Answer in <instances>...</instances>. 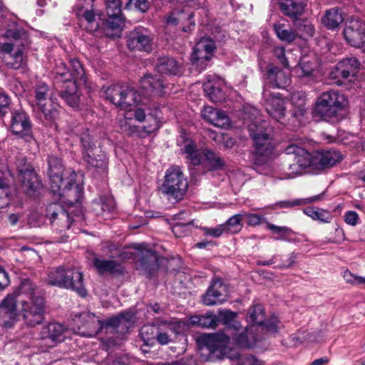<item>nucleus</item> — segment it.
Listing matches in <instances>:
<instances>
[{
	"instance_id": "obj_1",
	"label": "nucleus",
	"mask_w": 365,
	"mask_h": 365,
	"mask_svg": "<svg viewBox=\"0 0 365 365\" xmlns=\"http://www.w3.org/2000/svg\"><path fill=\"white\" fill-rule=\"evenodd\" d=\"M140 83L145 92L143 96L132 87L113 85L107 88L106 98L122 110H130L138 104H145L150 97L160 96L166 93L163 79L158 75L147 73L140 79Z\"/></svg>"
},
{
	"instance_id": "obj_2",
	"label": "nucleus",
	"mask_w": 365,
	"mask_h": 365,
	"mask_svg": "<svg viewBox=\"0 0 365 365\" xmlns=\"http://www.w3.org/2000/svg\"><path fill=\"white\" fill-rule=\"evenodd\" d=\"M29 43L28 34L19 27L8 29L0 36V50L7 67L16 70L26 65L24 51Z\"/></svg>"
},
{
	"instance_id": "obj_3",
	"label": "nucleus",
	"mask_w": 365,
	"mask_h": 365,
	"mask_svg": "<svg viewBox=\"0 0 365 365\" xmlns=\"http://www.w3.org/2000/svg\"><path fill=\"white\" fill-rule=\"evenodd\" d=\"M48 163L52 191L57 193L61 197L73 196V200H68L71 203L78 202L82 192V187L76 182V180L83 176L81 173L66 170L65 175H69V178L63 179L64 170L61 160L56 157H50Z\"/></svg>"
},
{
	"instance_id": "obj_4",
	"label": "nucleus",
	"mask_w": 365,
	"mask_h": 365,
	"mask_svg": "<svg viewBox=\"0 0 365 365\" xmlns=\"http://www.w3.org/2000/svg\"><path fill=\"white\" fill-rule=\"evenodd\" d=\"M248 130L255 147V152L252 156L254 168L257 173L267 175L269 171L274 148L272 140L270 135L263 130V127L258 126L256 123L249 124Z\"/></svg>"
},
{
	"instance_id": "obj_5",
	"label": "nucleus",
	"mask_w": 365,
	"mask_h": 365,
	"mask_svg": "<svg viewBox=\"0 0 365 365\" xmlns=\"http://www.w3.org/2000/svg\"><path fill=\"white\" fill-rule=\"evenodd\" d=\"M27 299L21 301V314L24 322L30 327L40 324L44 319V299L36 287L29 281L24 282L21 286Z\"/></svg>"
},
{
	"instance_id": "obj_6",
	"label": "nucleus",
	"mask_w": 365,
	"mask_h": 365,
	"mask_svg": "<svg viewBox=\"0 0 365 365\" xmlns=\"http://www.w3.org/2000/svg\"><path fill=\"white\" fill-rule=\"evenodd\" d=\"M227 333H215L205 335L203 340L205 343V347L211 353L219 351L222 354H227V345L232 336L233 340L242 347H251L254 345V341H249L250 333L247 329H242L240 325L237 329H226Z\"/></svg>"
},
{
	"instance_id": "obj_7",
	"label": "nucleus",
	"mask_w": 365,
	"mask_h": 365,
	"mask_svg": "<svg viewBox=\"0 0 365 365\" xmlns=\"http://www.w3.org/2000/svg\"><path fill=\"white\" fill-rule=\"evenodd\" d=\"M46 282L51 286L71 289L79 295H86L83 274L77 269L62 266L52 268L48 272Z\"/></svg>"
},
{
	"instance_id": "obj_8",
	"label": "nucleus",
	"mask_w": 365,
	"mask_h": 365,
	"mask_svg": "<svg viewBox=\"0 0 365 365\" xmlns=\"http://www.w3.org/2000/svg\"><path fill=\"white\" fill-rule=\"evenodd\" d=\"M188 182L182 169L178 166H172L167 170L160 191L169 200L177 202L182 200L187 191Z\"/></svg>"
},
{
	"instance_id": "obj_9",
	"label": "nucleus",
	"mask_w": 365,
	"mask_h": 365,
	"mask_svg": "<svg viewBox=\"0 0 365 365\" xmlns=\"http://www.w3.org/2000/svg\"><path fill=\"white\" fill-rule=\"evenodd\" d=\"M348 105L345 95L336 91L323 93L318 98L314 112L324 120H329L336 115L339 110Z\"/></svg>"
},
{
	"instance_id": "obj_10",
	"label": "nucleus",
	"mask_w": 365,
	"mask_h": 365,
	"mask_svg": "<svg viewBox=\"0 0 365 365\" xmlns=\"http://www.w3.org/2000/svg\"><path fill=\"white\" fill-rule=\"evenodd\" d=\"M134 118L136 120L144 122L145 124L143 126H137L130 125L127 120L122 121L120 128L129 135L145 138L160 128L158 118L151 113L145 114V110L142 108H138L134 111Z\"/></svg>"
},
{
	"instance_id": "obj_11",
	"label": "nucleus",
	"mask_w": 365,
	"mask_h": 365,
	"mask_svg": "<svg viewBox=\"0 0 365 365\" xmlns=\"http://www.w3.org/2000/svg\"><path fill=\"white\" fill-rule=\"evenodd\" d=\"M34 95L41 118L48 121L53 120L58 115V106L53 103L52 90L45 83H39L34 88Z\"/></svg>"
},
{
	"instance_id": "obj_12",
	"label": "nucleus",
	"mask_w": 365,
	"mask_h": 365,
	"mask_svg": "<svg viewBox=\"0 0 365 365\" xmlns=\"http://www.w3.org/2000/svg\"><path fill=\"white\" fill-rule=\"evenodd\" d=\"M16 166L21 190L26 195L35 197L43 187L38 175L24 158L19 160Z\"/></svg>"
},
{
	"instance_id": "obj_13",
	"label": "nucleus",
	"mask_w": 365,
	"mask_h": 365,
	"mask_svg": "<svg viewBox=\"0 0 365 365\" xmlns=\"http://www.w3.org/2000/svg\"><path fill=\"white\" fill-rule=\"evenodd\" d=\"M83 160L90 166L105 171L107 168L106 154L97 148L87 132L81 136Z\"/></svg>"
},
{
	"instance_id": "obj_14",
	"label": "nucleus",
	"mask_w": 365,
	"mask_h": 365,
	"mask_svg": "<svg viewBox=\"0 0 365 365\" xmlns=\"http://www.w3.org/2000/svg\"><path fill=\"white\" fill-rule=\"evenodd\" d=\"M154 35L148 29L138 26L127 36V46L130 50L150 52L153 47Z\"/></svg>"
},
{
	"instance_id": "obj_15",
	"label": "nucleus",
	"mask_w": 365,
	"mask_h": 365,
	"mask_svg": "<svg viewBox=\"0 0 365 365\" xmlns=\"http://www.w3.org/2000/svg\"><path fill=\"white\" fill-rule=\"evenodd\" d=\"M215 41L210 38H202L195 45L191 61L200 71L204 70L207 62L210 61L215 49Z\"/></svg>"
},
{
	"instance_id": "obj_16",
	"label": "nucleus",
	"mask_w": 365,
	"mask_h": 365,
	"mask_svg": "<svg viewBox=\"0 0 365 365\" xmlns=\"http://www.w3.org/2000/svg\"><path fill=\"white\" fill-rule=\"evenodd\" d=\"M344 36L351 46L364 48L365 50V28L358 18H351L346 23Z\"/></svg>"
},
{
	"instance_id": "obj_17",
	"label": "nucleus",
	"mask_w": 365,
	"mask_h": 365,
	"mask_svg": "<svg viewBox=\"0 0 365 365\" xmlns=\"http://www.w3.org/2000/svg\"><path fill=\"white\" fill-rule=\"evenodd\" d=\"M296 75L307 81H314L319 73V62L317 57L314 53H310L302 57L298 66L294 68Z\"/></svg>"
},
{
	"instance_id": "obj_18",
	"label": "nucleus",
	"mask_w": 365,
	"mask_h": 365,
	"mask_svg": "<svg viewBox=\"0 0 365 365\" xmlns=\"http://www.w3.org/2000/svg\"><path fill=\"white\" fill-rule=\"evenodd\" d=\"M16 302V295L9 294L0 304V319L5 328H11L19 320Z\"/></svg>"
},
{
	"instance_id": "obj_19",
	"label": "nucleus",
	"mask_w": 365,
	"mask_h": 365,
	"mask_svg": "<svg viewBox=\"0 0 365 365\" xmlns=\"http://www.w3.org/2000/svg\"><path fill=\"white\" fill-rule=\"evenodd\" d=\"M262 94L268 114L280 123L285 124L283 121L286 110L284 99L278 93L269 94L267 91H264Z\"/></svg>"
},
{
	"instance_id": "obj_20",
	"label": "nucleus",
	"mask_w": 365,
	"mask_h": 365,
	"mask_svg": "<svg viewBox=\"0 0 365 365\" xmlns=\"http://www.w3.org/2000/svg\"><path fill=\"white\" fill-rule=\"evenodd\" d=\"M228 296L227 287L220 279H214L202 296V303L206 306H213L223 303Z\"/></svg>"
},
{
	"instance_id": "obj_21",
	"label": "nucleus",
	"mask_w": 365,
	"mask_h": 365,
	"mask_svg": "<svg viewBox=\"0 0 365 365\" xmlns=\"http://www.w3.org/2000/svg\"><path fill=\"white\" fill-rule=\"evenodd\" d=\"M46 216L51 224L59 227L61 231L69 229L73 222L70 214L59 203L50 204L46 210Z\"/></svg>"
},
{
	"instance_id": "obj_22",
	"label": "nucleus",
	"mask_w": 365,
	"mask_h": 365,
	"mask_svg": "<svg viewBox=\"0 0 365 365\" xmlns=\"http://www.w3.org/2000/svg\"><path fill=\"white\" fill-rule=\"evenodd\" d=\"M81 326L78 327V334L83 336H95L103 327V322L91 312H83L79 316Z\"/></svg>"
},
{
	"instance_id": "obj_23",
	"label": "nucleus",
	"mask_w": 365,
	"mask_h": 365,
	"mask_svg": "<svg viewBox=\"0 0 365 365\" xmlns=\"http://www.w3.org/2000/svg\"><path fill=\"white\" fill-rule=\"evenodd\" d=\"M342 160L341 154L335 150L314 153L313 170L323 171L330 168Z\"/></svg>"
},
{
	"instance_id": "obj_24",
	"label": "nucleus",
	"mask_w": 365,
	"mask_h": 365,
	"mask_svg": "<svg viewBox=\"0 0 365 365\" xmlns=\"http://www.w3.org/2000/svg\"><path fill=\"white\" fill-rule=\"evenodd\" d=\"M11 128L12 132L21 137L31 138V124L28 115L22 110L11 113Z\"/></svg>"
},
{
	"instance_id": "obj_25",
	"label": "nucleus",
	"mask_w": 365,
	"mask_h": 365,
	"mask_svg": "<svg viewBox=\"0 0 365 365\" xmlns=\"http://www.w3.org/2000/svg\"><path fill=\"white\" fill-rule=\"evenodd\" d=\"M203 91L208 98L213 102H221L225 98L224 91V82L222 79L210 76L207 78L202 86Z\"/></svg>"
},
{
	"instance_id": "obj_26",
	"label": "nucleus",
	"mask_w": 365,
	"mask_h": 365,
	"mask_svg": "<svg viewBox=\"0 0 365 365\" xmlns=\"http://www.w3.org/2000/svg\"><path fill=\"white\" fill-rule=\"evenodd\" d=\"M285 153L291 155L294 162H297L304 170L310 168L313 170L314 153H310L304 148L295 145H289L285 148Z\"/></svg>"
},
{
	"instance_id": "obj_27",
	"label": "nucleus",
	"mask_w": 365,
	"mask_h": 365,
	"mask_svg": "<svg viewBox=\"0 0 365 365\" xmlns=\"http://www.w3.org/2000/svg\"><path fill=\"white\" fill-rule=\"evenodd\" d=\"M63 327L61 324L51 323L42 327L40 332L41 339L45 341L49 346H53L56 343L63 340Z\"/></svg>"
},
{
	"instance_id": "obj_28",
	"label": "nucleus",
	"mask_w": 365,
	"mask_h": 365,
	"mask_svg": "<svg viewBox=\"0 0 365 365\" xmlns=\"http://www.w3.org/2000/svg\"><path fill=\"white\" fill-rule=\"evenodd\" d=\"M202 116L216 127L226 128L230 126V120L226 113L212 106H205L202 110Z\"/></svg>"
},
{
	"instance_id": "obj_29",
	"label": "nucleus",
	"mask_w": 365,
	"mask_h": 365,
	"mask_svg": "<svg viewBox=\"0 0 365 365\" xmlns=\"http://www.w3.org/2000/svg\"><path fill=\"white\" fill-rule=\"evenodd\" d=\"M359 68V63L356 58L351 57L341 61L336 66V76L344 80L354 78Z\"/></svg>"
},
{
	"instance_id": "obj_30",
	"label": "nucleus",
	"mask_w": 365,
	"mask_h": 365,
	"mask_svg": "<svg viewBox=\"0 0 365 365\" xmlns=\"http://www.w3.org/2000/svg\"><path fill=\"white\" fill-rule=\"evenodd\" d=\"M307 6L305 0H280L279 7L282 13L290 18L301 16Z\"/></svg>"
},
{
	"instance_id": "obj_31",
	"label": "nucleus",
	"mask_w": 365,
	"mask_h": 365,
	"mask_svg": "<svg viewBox=\"0 0 365 365\" xmlns=\"http://www.w3.org/2000/svg\"><path fill=\"white\" fill-rule=\"evenodd\" d=\"M135 249L140 251L142 258L140 265L142 269L150 273L158 267L157 253L145 247V245L139 244L135 246Z\"/></svg>"
},
{
	"instance_id": "obj_32",
	"label": "nucleus",
	"mask_w": 365,
	"mask_h": 365,
	"mask_svg": "<svg viewBox=\"0 0 365 365\" xmlns=\"http://www.w3.org/2000/svg\"><path fill=\"white\" fill-rule=\"evenodd\" d=\"M267 83L274 88H284L290 81L289 74L277 67H271L267 73Z\"/></svg>"
},
{
	"instance_id": "obj_33",
	"label": "nucleus",
	"mask_w": 365,
	"mask_h": 365,
	"mask_svg": "<svg viewBox=\"0 0 365 365\" xmlns=\"http://www.w3.org/2000/svg\"><path fill=\"white\" fill-rule=\"evenodd\" d=\"M92 264L96 270L101 273H122L123 268L120 263L115 260L100 259L93 255Z\"/></svg>"
},
{
	"instance_id": "obj_34",
	"label": "nucleus",
	"mask_w": 365,
	"mask_h": 365,
	"mask_svg": "<svg viewBox=\"0 0 365 365\" xmlns=\"http://www.w3.org/2000/svg\"><path fill=\"white\" fill-rule=\"evenodd\" d=\"M91 0H79L76 4L78 11L76 12L78 17H83L84 20L88 24V26L85 29L90 32H92L98 28V25L96 23V14L88 9H84V3H87L89 6L91 4Z\"/></svg>"
},
{
	"instance_id": "obj_35",
	"label": "nucleus",
	"mask_w": 365,
	"mask_h": 365,
	"mask_svg": "<svg viewBox=\"0 0 365 365\" xmlns=\"http://www.w3.org/2000/svg\"><path fill=\"white\" fill-rule=\"evenodd\" d=\"M158 72L167 75H180L181 74V67L180 64L173 58H163L157 65Z\"/></svg>"
},
{
	"instance_id": "obj_36",
	"label": "nucleus",
	"mask_w": 365,
	"mask_h": 365,
	"mask_svg": "<svg viewBox=\"0 0 365 365\" xmlns=\"http://www.w3.org/2000/svg\"><path fill=\"white\" fill-rule=\"evenodd\" d=\"M61 96L72 108H78L79 103V94L78 93V86L75 81H69V84L64 87L61 91Z\"/></svg>"
},
{
	"instance_id": "obj_37",
	"label": "nucleus",
	"mask_w": 365,
	"mask_h": 365,
	"mask_svg": "<svg viewBox=\"0 0 365 365\" xmlns=\"http://www.w3.org/2000/svg\"><path fill=\"white\" fill-rule=\"evenodd\" d=\"M322 24L329 29L337 28L344 21L341 11L338 9L328 10L322 18Z\"/></svg>"
},
{
	"instance_id": "obj_38",
	"label": "nucleus",
	"mask_w": 365,
	"mask_h": 365,
	"mask_svg": "<svg viewBox=\"0 0 365 365\" xmlns=\"http://www.w3.org/2000/svg\"><path fill=\"white\" fill-rule=\"evenodd\" d=\"M174 332V326L171 323L162 322L158 325L155 341L160 345H167L172 341V334Z\"/></svg>"
},
{
	"instance_id": "obj_39",
	"label": "nucleus",
	"mask_w": 365,
	"mask_h": 365,
	"mask_svg": "<svg viewBox=\"0 0 365 365\" xmlns=\"http://www.w3.org/2000/svg\"><path fill=\"white\" fill-rule=\"evenodd\" d=\"M123 19L120 17H108L106 28L105 34L110 38L119 37L121 34Z\"/></svg>"
},
{
	"instance_id": "obj_40",
	"label": "nucleus",
	"mask_w": 365,
	"mask_h": 365,
	"mask_svg": "<svg viewBox=\"0 0 365 365\" xmlns=\"http://www.w3.org/2000/svg\"><path fill=\"white\" fill-rule=\"evenodd\" d=\"M184 152L187 155L186 158L190 161L192 165H197L204 162V156L202 150L195 149V145L192 142L187 143L184 146Z\"/></svg>"
},
{
	"instance_id": "obj_41",
	"label": "nucleus",
	"mask_w": 365,
	"mask_h": 365,
	"mask_svg": "<svg viewBox=\"0 0 365 365\" xmlns=\"http://www.w3.org/2000/svg\"><path fill=\"white\" fill-rule=\"evenodd\" d=\"M190 323L200 327L215 328L217 325V319L214 314L194 316L191 317Z\"/></svg>"
},
{
	"instance_id": "obj_42",
	"label": "nucleus",
	"mask_w": 365,
	"mask_h": 365,
	"mask_svg": "<svg viewBox=\"0 0 365 365\" xmlns=\"http://www.w3.org/2000/svg\"><path fill=\"white\" fill-rule=\"evenodd\" d=\"M273 28L277 37L283 41L292 42L296 38L295 32L288 28L285 24L280 22L274 24Z\"/></svg>"
},
{
	"instance_id": "obj_43",
	"label": "nucleus",
	"mask_w": 365,
	"mask_h": 365,
	"mask_svg": "<svg viewBox=\"0 0 365 365\" xmlns=\"http://www.w3.org/2000/svg\"><path fill=\"white\" fill-rule=\"evenodd\" d=\"M71 70L70 71L72 81H75L76 84H81L86 83L84 69L78 59L73 58L70 61Z\"/></svg>"
},
{
	"instance_id": "obj_44",
	"label": "nucleus",
	"mask_w": 365,
	"mask_h": 365,
	"mask_svg": "<svg viewBox=\"0 0 365 365\" xmlns=\"http://www.w3.org/2000/svg\"><path fill=\"white\" fill-rule=\"evenodd\" d=\"M55 75V81L57 83H63L66 85L69 84V81H72L70 71L67 68L65 63L59 62L53 70Z\"/></svg>"
},
{
	"instance_id": "obj_45",
	"label": "nucleus",
	"mask_w": 365,
	"mask_h": 365,
	"mask_svg": "<svg viewBox=\"0 0 365 365\" xmlns=\"http://www.w3.org/2000/svg\"><path fill=\"white\" fill-rule=\"evenodd\" d=\"M304 213L314 220H319L323 223H329L332 219L329 212L324 210H319L314 207H307Z\"/></svg>"
},
{
	"instance_id": "obj_46",
	"label": "nucleus",
	"mask_w": 365,
	"mask_h": 365,
	"mask_svg": "<svg viewBox=\"0 0 365 365\" xmlns=\"http://www.w3.org/2000/svg\"><path fill=\"white\" fill-rule=\"evenodd\" d=\"M158 329V327L153 325H145L141 327L140 334L145 345L152 346L154 344Z\"/></svg>"
},
{
	"instance_id": "obj_47",
	"label": "nucleus",
	"mask_w": 365,
	"mask_h": 365,
	"mask_svg": "<svg viewBox=\"0 0 365 365\" xmlns=\"http://www.w3.org/2000/svg\"><path fill=\"white\" fill-rule=\"evenodd\" d=\"M202 153L204 156V162H206L211 169H218L223 166L221 158L212 150L205 148L202 150Z\"/></svg>"
},
{
	"instance_id": "obj_48",
	"label": "nucleus",
	"mask_w": 365,
	"mask_h": 365,
	"mask_svg": "<svg viewBox=\"0 0 365 365\" xmlns=\"http://www.w3.org/2000/svg\"><path fill=\"white\" fill-rule=\"evenodd\" d=\"M133 318V314L130 312L121 313L118 316L113 317L108 319L104 324L103 327H118L120 324H124L125 322H130Z\"/></svg>"
},
{
	"instance_id": "obj_49",
	"label": "nucleus",
	"mask_w": 365,
	"mask_h": 365,
	"mask_svg": "<svg viewBox=\"0 0 365 365\" xmlns=\"http://www.w3.org/2000/svg\"><path fill=\"white\" fill-rule=\"evenodd\" d=\"M243 220V215L239 213L229 218L225 224V230L226 232L237 233L240 232L242 227L241 222Z\"/></svg>"
},
{
	"instance_id": "obj_50",
	"label": "nucleus",
	"mask_w": 365,
	"mask_h": 365,
	"mask_svg": "<svg viewBox=\"0 0 365 365\" xmlns=\"http://www.w3.org/2000/svg\"><path fill=\"white\" fill-rule=\"evenodd\" d=\"M263 307L261 304H256L249 309L247 320L253 324H263Z\"/></svg>"
},
{
	"instance_id": "obj_51",
	"label": "nucleus",
	"mask_w": 365,
	"mask_h": 365,
	"mask_svg": "<svg viewBox=\"0 0 365 365\" xmlns=\"http://www.w3.org/2000/svg\"><path fill=\"white\" fill-rule=\"evenodd\" d=\"M322 194L314 195L307 199H297L294 200H284L277 202V205L280 208L284 207H292L299 205H304L308 202H312L320 200L322 199Z\"/></svg>"
},
{
	"instance_id": "obj_52",
	"label": "nucleus",
	"mask_w": 365,
	"mask_h": 365,
	"mask_svg": "<svg viewBox=\"0 0 365 365\" xmlns=\"http://www.w3.org/2000/svg\"><path fill=\"white\" fill-rule=\"evenodd\" d=\"M219 318L223 322V324L227 325L231 329V326L234 329H237L240 326V323L235 319L236 314L229 310H222L218 312Z\"/></svg>"
},
{
	"instance_id": "obj_53",
	"label": "nucleus",
	"mask_w": 365,
	"mask_h": 365,
	"mask_svg": "<svg viewBox=\"0 0 365 365\" xmlns=\"http://www.w3.org/2000/svg\"><path fill=\"white\" fill-rule=\"evenodd\" d=\"M106 4L108 17L121 16V2L120 0H107Z\"/></svg>"
},
{
	"instance_id": "obj_54",
	"label": "nucleus",
	"mask_w": 365,
	"mask_h": 365,
	"mask_svg": "<svg viewBox=\"0 0 365 365\" xmlns=\"http://www.w3.org/2000/svg\"><path fill=\"white\" fill-rule=\"evenodd\" d=\"M293 346H299L304 342H314L313 335L306 331H299L291 336Z\"/></svg>"
},
{
	"instance_id": "obj_55",
	"label": "nucleus",
	"mask_w": 365,
	"mask_h": 365,
	"mask_svg": "<svg viewBox=\"0 0 365 365\" xmlns=\"http://www.w3.org/2000/svg\"><path fill=\"white\" fill-rule=\"evenodd\" d=\"M192 17V14H185L183 11H173L167 19V23L175 25L178 22L184 21L185 19H190Z\"/></svg>"
},
{
	"instance_id": "obj_56",
	"label": "nucleus",
	"mask_w": 365,
	"mask_h": 365,
	"mask_svg": "<svg viewBox=\"0 0 365 365\" xmlns=\"http://www.w3.org/2000/svg\"><path fill=\"white\" fill-rule=\"evenodd\" d=\"M304 171V169L302 168V166L297 163V162L292 160V163H290L287 168L285 173L286 176L284 178H293L296 176L302 175Z\"/></svg>"
},
{
	"instance_id": "obj_57",
	"label": "nucleus",
	"mask_w": 365,
	"mask_h": 365,
	"mask_svg": "<svg viewBox=\"0 0 365 365\" xmlns=\"http://www.w3.org/2000/svg\"><path fill=\"white\" fill-rule=\"evenodd\" d=\"M267 227L272 232L277 233L280 235V237L277 238V240H285L286 236L293 232L292 230L287 227L277 226L269 222H267Z\"/></svg>"
},
{
	"instance_id": "obj_58",
	"label": "nucleus",
	"mask_w": 365,
	"mask_h": 365,
	"mask_svg": "<svg viewBox=\"0 0 365 365\" xmlns=\"http://www.w3.org/2000/svg\"><path fill=\"white\" fill-rule=\"evenodd\" d=\"M243 215V220L246 222L248 225L256 226L261 224L264 218L255 213H247L245 212H242Z\"/></svg>"
},
{
	"instance_id": "obj_59",
	"label": "nucleus",
	"mask_w": 365,
	"mask_h": 365,
	"mask_svg": "<svg viewBox=\"0 0 365 365\" xmlns=\"http://www.w3.org/2000/svg\"><path fill=\"white\" fill-rule=\"evenodd\" d=\"M125 7L129 9L134 8L141 12H145L149 8V4L147 0H128Z\"/></svg>"
},
{
	"instance_id": "obj_60",
	"label": "nucleus",
	"mask_w": 365,
	"mask_h": 365,
	"mask_svg": "<svg viewBox=\"0 0 365 365\" xmlns=\"http://www.w3.org/2000/svg\"><path fill=\"white\" fill-rule=\"evenodd\" d=\"M274 54L277 58V59L279 61V62L284 66L288 67L289 66V55L291 53L289 51H287V53L284 51V48L283 47H275L274 48Z\"/></svg>"
},
{
	"instance_id": "obj_61",
	"label": "nucleus",
	"mask_w": 365,
	"mask_h": 365,
	"mask_svg": "<svg viewBox=\"0 0 365 365\" xmlns=\"http://www.w3.org/2000/svg\"><path fill=\"white\" fill-rule=\"evenodd\" d=\"M225 225L222 224L216 226L215 227H204L202 230L206 235H210L214 237H219L223 233L226 232Z\"/></svg>"
},
{
	"instance_id": "obj_62",
	"label": "nucleus",
	"mask_w": 365,
	"mask_h": 365,
	"mask_svg": "<svg viewBox=\"0 0 365 365\" xmlns=\"http://www.w3.org/2000/svg\"><path fill=\"white\" fill-rule=\"evenodd\" d=\"M101 207L103 212H110L114 210L115 205L114 200L112 197H103L101 199Z\"/></svg>"
},
{
	"instance_id": "obj_63",
	"label": "nucleus",
	"mask_w": 365,
	"mask_h": 365,
	"mask_svg": "<svg viewBox=\"0 0 365 365\" xmlns=\"http://www.w3.org/2000/svg\"><path fill=\"white\" fill-rule=\"evenodd\" d=\"M299 31L300 32L301 36L305 37H311L314 34V26L309 24H301L299 28Z\"/></svg>"
},
{
	"instance_id": "obj_64",
	"label": "nucleus",
	"mask_w": 365,
	"mask_h": 365,
	"mask_svg": "<svg viewBox=\"0 0 365 365\" xmlns=\"http://www.w3.org/2000/svg\"><path fill=\"white\" fill-rule=\"evenodd\" d=\"M359 215L354 211H349L344 215V220L345 222L351 226H355L359 221Z\"/></svg>"
}]
</instances>
